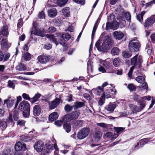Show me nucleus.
I'll list each match as a JSON object with an SVG mask.
<instances>
[{
	"mask_svg": "<svg viewBox=\"0 0 155 155\" xmlns=\"http://www.w3.org/2000/svg\"><path fill=\"white\" fill-rule=\"evenodd\" d=\"M114 43L112 39L108 36H105L102 45H100L98 42H96L95 46L97 49L100 51L107 52L112 47Z\"/></svg>",
	"mask_w": 155,
	"mask_h": 155,
	"instance_id": "nucleus-1",
	"label": "nucleus"
},
{
	"mask_svg": "<svg viewBox=\"0 0 155 155\" xmlns=\"http://www.w3.org/2000/svg\"><path fill=\"white\" fill-rule=\"evenodd\" d=\"M140 47V44L138 41L136 39H132L130 41L128 47L130 51H137Z\"/></svg>",
	"mask_w": 155,
	"mask_h": 155,
	"instance_id": "nucleus-2",
	"label": "nucleus"
},
{
	"mask_svg": "<svg viewBox=\"0 0 155 155\" xmlns=\"http://www.w3.org/2000/svg\"><path fill=\"white\" fill-rule=\"evenodd\" d=\"M89 131L90 130L88 128H83L78 132L77 135V138L79 140L84 139L88 136Z\"/></svg>",
	"mask_w": 155,
	"mask_h": 155,
	"instance_id": "nucleus-3",
	"label": "nucleus"
},
{
	"mask_svg": "<svg viewBox=\"0 0 155 155\" xmlns=\"http://www.w3.org/2000/svg\"><path fill=\"white\" fill-rule=\"evenodd\" d=\"M32 29V31L31 32V35L32 34H34L41 37L45 36L44 32L41 29H39L37 27V24L35 22H33V27Z\"/></svg>",
	"mask_w": 155,
	"mask_h": 155,
	"instance_id": "nucleus-4",
	"label": "nucleus"
},
{
	"mask_svg": "<svg viewBox=\"0 0 155 155\" xmlns=\"http://www.w3.org/2000/svg\"><path fill=\"white\" fill-rule=\"evenodd\" d=\"M30 108V105L28 101H23L21 102L19 104V109L23 111L24 110H27Z\"/></svg>",
	"mask_w": 155,
	"mask_h": 155,
	"instance_id": "nucleus-5",
	"label": "nucleus"
},
{
	"mask_svg": "<svg viewBox=\"0 0 155 155\" xmlns=\"http://www.w3.org/2000/svg\"><path fill=\"white\" fill-rule=\"evenodd\" d=\"M50 58L49 56L41 55L38 56L37 59L41 64H46L49 61Z\"/></svg>",
	"mask_w": 155,
	"mask_h": 155,
	"instance_id": "nucleus-6",
	"label": "nucleus"
},
{
	"mask_svg": "<svg viewBox=\"0 0 155 155\" xmlns=\"http://www.w3.org/2000/svg\"><path fill=\"white\" fill-rule=\"evenodd\" d=\"M10 56V54L8 52H5L4 54L0 50V61L5 62L9 60Z\"/></svg>",
	"mask_w": 155,
	"mask_h": 155,
	"instance_id": "nucleus-7",
	"label": "nucleus"
},
{
	"mask_svg": "<svg viewBox=\"0 0 155 155\" xmlns=\"http://www.w3.org/2000/svg\"><path fill=\"white\" fill-rule=\"evenodd\" d=\"M155 22V19L152 16H151L145 21L144 23V26L147 28L150 27Z\"/></svg>",
	"mask_w": 155,
	"mask_h": 155,
	"instance_id": "nucleus-8",
	"label": "nucleus"
},
{
	"mask_svg": "<svg viewBox=\"0 0 155 155\" xmlns=\"http://www.w3.org/2000/svg\"><path fill=\"white\" fill-rule=\"evenodd\" d=\"M34 147L35 149L38 152H41L45 147L43 143L40 141L36 143Z\"/></svg>",
	"mask_w": 155,
	"mask_h": 155,
	"instance_id": "nucleus-9",
	"label": "nucleus"
},
{
	"mask_svg": "<svg viewBox=\"0 0 155 155\" xmlns=\"http://www.w3.org/2000/svg\"><path fill=\"white\" fill-rule=\"evenodd\" d=\"M83 122V120H78L72 121V124L73 128L76 129L79 128L82 126Z\"/></svg>",
	"mask_w": 155,
	"mask_h": 155,
	"instance_id": "nucleus-10",
	"label": "nucleus"
},
{
	"mask_svg": "<svg viewBox=\"0 0 155 155\" xmlns=\"http://www.w3.org/2000/svg\"><path fill=\"white\" fill-rule=\"evenodd\" d=\"M41 111V109L39 105H36L34 107L33 110V113L35 116H38L40 114Z\"/></svg>",
	"mask_w": 155,
	"mask_h": 155,
	"instance_id": "nucleus-11",
	"label": "nucleus"
},
{
	"mask_svg": "<svg viewBox=\"0 0 155 155\" xmlns=\"http://www.w3.org/2000/svg\"><path fill=\"white\" fill-rule=\"evenodd\" d=\"M60 99L58 98H56L53 101H51L49 103L50 108L51 109H54L59 104Z\"/></svg>",
	"mask_w": 155,
	"mask_h": 155,
	"instance_id": "nucleus-12",
	"label": "nucleus"
},
{
	"mask_svg": "<svg viewBox=\"0 0 155 155\" xmlns=\"http://www.w3.org/2000/svg\"><path fill=\"white\" fill-rule=\"evenodd\" d=\"M15 148L16 151L24 150L26 149V145L22 144L20 142H18L15 144Z\"/></svg>",
	"mask_w": 155,
	"mask_h": 155,
	"instance_id": "nucleus-13",
	"label": "nucleus"
},
{
	"mask_svg": "<svg viewBox=\"0 0 155 155\" xmlns=\"http://www.w3.org/2000/svg\"><path fill=\"white\" fill-rule=\"evenodd\" d=\"M72 114L70 113L66 114L62 117V120L64 122H68L74 120Z\"/></svg>",
	"mask_w": 155,
	"mask_h": 155,
	"instance_id": "nucleus-14",
	"label": "nucleus"
},
{
	"mask_svg": "<svg viewBox=\"0 0 155 155\" xmlns=\"http://www.w3.org/2000/svg\"><path fill=\"white\" fill-rule=\"evenodd\" d=\"M14 100L11 99V97H9L8 99L4 100V104H6L8 107L10 108L13 104Z\"/></svg>",
	"mask_w": 155,
	"mask_h": 155,
	"instance_id": "nucleus-15",
	"label": "nucleus"
},
{
	"mask_svg": "<svg viewBox=\"0 0 155 155\" xmlns=\"http://www.w3.org/2000/svg\"><path fill=\"white\" fill-rule=\"evenodd\" d=\"M113 35L115 39L117 40H120L122 39L124 37V34L123 32L121 31H116L114 32Z\"/></svg>",
	"mask_w": 155,
	"mask_h": 155,
	"instance_id": "nucleus-16",
	"label": "nucleus"
},
{
	"mask_svg": "<svg viewBox=\"0 0 155 155\" xmlns=\"http://www.w3.org/2000/svg\"><path fill=\"white\" fill-rule=\"evenodd\" d=\"M92 91H93L94 94L97 95H100L103 93V89L101 86H98L96 88L93 89Z\"/></svg>",
	"mask_w": 155,
	"mask_h": 155,
	"instance_id": "nucleus-17",
	"label": "nucleus"
},
{
	"mask_svg": "<svg viewBox=\"0 0 155 155\" xmlns=\"http://www.w3.org/2000/svg\"><path fill=\"white\" fill-rule=\"evenodd\" d=\"M46 36L49 38L51 41L54 43L56 45L58 44L57 39L55 38L54 35L52 34H47L46 35Z\"/></svg>",
	"mask_w": 155,
	"mask_h": 155,
	"instance_id": "nucleus-18",
	"label": "nucleus"
},
{
	"mask_svg": "<svg viewBox=\"0 0 155 155\" xmlns=\"http://www.w3.org/2000/svg\"><path fill=\"white\" fill-rule=\"evenodd\" d=\"M48 16L51 18H54L57 15V12L55 8L50 9L48 11Z\"/></svg>",
	"mask_w": 155,
	"mask_h": 155,
	"instance_id": "nucleus-19",
	"label": "nucleus"
},
{
	"mask_svg": "<svg viewBox=\"0 0 155 155\" xmlns=\"http://www.w3.org/2000/svg\"><path fill=\"white\" fill-rule=\"evenodd\" d=\"M58 115L57 113L54 112L51 113L49 116V120L51 121H53L56 120L58 117Z\"/></svg>",
	"mask_w": 155,
	"mask_h": 155,
	"instance_id": "nucleus-20",
	"label": "nucleus"
},
{
	"mask_svg": "<svg viewBox=\"0 0 155 155\" xmlns=\"http://www.w3.org/2000/svg\"><path fill=\"white\" fill-rule=\"evenodd\" d=\"M116 107V104L111 103L107 105L105 108L107 110L111 112H113Z\"/></svg>",
	"mask_w": 155,
	"mask_h": 155,
	"instance_id": "nucleus-21",
	"label": "nucleus"
},
{
	"mask_svg": "<svg viewBox=\"0 0 155 155\" xmlns=\"http://www.w3.org/2000/svg\"><path fill=\"white\" fill-rule=\"evenodd\" d=\"M85 104L83 102L76 101L73 104V107L74 110H76L79 108L83 107Z\"/></svg>",
	"mask_w": 155,
	"mask_h": 155,
	"instance_id": "nucleus-22",
	"label": "nucleus"
},
{
	"mask_svg": "<svg viewBox=\"0 0 155 155\" xmlns=\"http://www.w3.org/2000/svg\"><path fill=\"white\" fill-rule=\"evenodd\" d=\"M54 148L53 144H46V149L44 150V152L48 153L51 152L52 150Z\"/></svg>",
	"mask_w": 155,
	"mask_h": 155,
	"instance_id": "nucleus-23",
	"label": "nucleus"
},
{
	"mask_svg": "<svg viewBox=\"0 0 155 155\" xmlns=\"http://www.w3.org/2000/svg\"><path fill=\"white\" fill-rule=\"evenodd\" d=\"M8 41L7 38H4L1 41L2 49L6 48L8 46Z\"/></svg>",
	"mask_w": 155,
	"mask_h": 155,
	"instance_id": "nucleus-24",
	"label": "nucleus"
},
{
	"mask_svg": "<svg viewBox=\"0 0 155 155\" xmlns=\"http://www.w3.org/2000/svg\"><path fill=\"white\" fill-rule=\"evenodd\" d=\"M8 27L7 26H4L2 27L1 31L2 35L4 36H7L8 34Z\"/></svg>",
	"mask_w": 155,
	"mask_h": 155,
	"instance_id": "nucleus-25",
	"label": "nucleus"
},
{
	"mask_svg": "<svg viewBox=\"0 0 155 155\" xmlns=\"http://www.w3.org/2000/svg\"><path fill=\"white\" fill-rule=\"evenodd\" d=\"M145 13L146 12L143 11L141 12L140 14L137 15V19L141 23L143 22V16Z\"/></svg>",
	"mask_w": 155,
	"mask_h": 155,
	"instance_id": "nucleus-26",
	"label": "nucleus"
},
{
	"mask_svg": "<svg viewBox=\"0 0 155 155\" xmlns=\"http://www.w3.org/2000/svg\"><path fill=\"white\" fill-rule=\"evenodd\" d=\"M110 90H111V91H112L113 90H111L110 89H108L105 91H104V92L103 93V96L107 98L110 97H111V95H110Z\"/></svg>",
	"mask_w": 155,
	"mask_h": 155,
	"instance_id": "nucleus-27",
	"label": "nucleus"
},
{
	"mask_svg": "<svg viewBox=\"0 0 155 155\" xmlns=\"http://www.w3.org/2000/svg\"><path fill=\"white\" fill-rule=\"evenodd\" d=\"M7 125V123L5 121L0 119V127L2 130H4L5 129Z\"/></svg>",
	"mask_w": 155,
	"mask_h": 155,
	"instance_id": "nucleus-28",
	"label": "nucleus"
},
{
	"mask_svg": "<svg viewBox=\"0 0 155 155\" xmlns=\"http://www.w3.org/2000/svg\"><path fill=\"white\" fill-rule=\"evenodd\" d=\"M69 8L68 7L64 8L62 11L63 15L65 17H68L70 15Z\"/></svg>",
	"mask_w": 155,
	"mask_h": 155,
	"instance_id": "nucleus-29",
	"label": "nucleus"
},
{
	"mask_svg": "<svg viewBox=\"0 0 155 155\" xmlns=\"http://www.w3.org/2000/svg\"><path fill=\"white\" fill-rule=\"evenodd\" d=\"M41 96V94H40L38 93H37L33 98H31L30 102L31 103H34L37 101L39 98Z\"/></svg>",
	"mask_w": 155,
	"mask_h": 155,
	"instance_id": "nucleus-30",
	"label": "nucleus"
},
{
	"mask_svg": "<svg viewBox=\"0 0 155 155\" xmlns=\"http://www.w3.org/2000/svg\"><path fill=\"white\" fill-rule=\"evenodd\" d=\"M57 36L58 37H59L60 36L66 39L67 40H69L71 38V35L68 33L63 34L61 33H59L58 34V35H57Z\"/></svg>",
	"mask_w": 155,
	"mask_h": 155,
	"instance_id": "nucleus-31",
	"label": "nucleus"
},
{
	"mask_svg": "<svg viewBox=\"0 0 155 155\" xmlns=\"http://www.w3.org/2000/svg\"><path fill=\"white\" fill-rule=\"evenodd\" d=\"M63 128L67 133L69 132L71 130V126L70 124H64L63 125Z\"/></svg>",
	"mask_w": 155,
	"mask_h": 155,
	"instance_id": "nucleus-32",
	"label": "nucleus"
},
{
	"mask_svg": "<svg viewBox=\"0 0 155 155\" xmlns=\"http://www.w3.org/2000/svg\"><path fill=\"white\" fill-rule=\"evenodd\" d=\"M130 107L131 109L132 112L133 113H136L137 112L140 111L139 107L136 106L131 104Z\"/></svg>",
	"mask_w": 155,
	"mask_h": 155,
	"instance_id": "nucleus-33",
	"label": "nucleus"
},
{
	"mask_svg": "<svg viewBox=\"0 0 155 155\" xmlns=\"http://www.w3.org/2000/svg\"><path fill=\"white\" fill-rule=\"evenodd\" d=\"M16 70L19 71L25 70L26 69V66L21 63L19 64L16 67Z\"/></svg>",
	"mask_w": 155,
	"mask_h": 155,
	"instance_id": "nucleus-34",
	"label": "nucleus"
},
{
	"mask_svg": "<svg viewBox=\"0 0 155 155\" xmlns=\"http://www.w3.org/2000/svg\"><path fill=\"white\" fill-rule=\"evenodd\" d=\"M122 55L123 57L126 58H129L132 55L131 52V51H123L122 52Z\"/></svg>",
	"mask_w": 155,
	"mask_h": 155,
	"instance_id": "nucleus-35",
	"label": "nucleus"
},
{
	"mask_svg": "<svg viewBox=\"0 0 155 155\" xmlns=\"http://www.w3.org/2000/svg\"><path fill=\"white\" fill-rule=\"evenodd\" d=\"M123 14H124V18H126V20L130 21L131 20V15L129 12H123Z\"/></svg>",
	"mask_w": 155,
	"mask_h": 155,
	"instance_id": "nucleus-36",
	"label": "nucleus"
},
{
	"mask_svg": "<svg viewBox=\"0 0 155 155\" xmlns=\"http://www.w3.org/2000/svg\"><path fill=\"white\" fill-rule=\"evenodd\" d=\"M73 107H74L73 105L71 106L69 104H67L65 106L64 109L66 112H69L71 111L73 109Z\"/></svg>",
	"mask_w": 155,
	"mask_h": 155,
	"instance_id": "nucleus-37",
	"label": "nucleus"
},
{
	"mask_svg": "<svg viewBox=\"0 0 155 155\" xmlns=\"http://www.w3.org/2000/svg\"><path fill=\"white\" fill-rule=\"evenodd\" d=\"M140 105L139 108L140 111L143 110L146 106V103L145 101H143L142 99L141 100H140V101L138 102Z\"/></svg>",
	"mask_w": 155,
	"mask_h": 155,
	"instance_id": "nucleus-38",
	"label": "nucleus"
},
{
	"mask_svg": "<svg viewBox=\"0 0 155 155\" xmlns=\"http://www.w3.org/2000/svg\"><path fill=\"white\" fill-rule=\"evenodd\" d=\"M119 52V48L117 47H114L111 50V54L114 55H117Z\"/></svg>",
	"mask_w": 155,
	"mask_h": 155,
	"instance_id": "nucleus-39",
	"label": "nucleus"
},
{
	"mask_svg": "<svg viewBox=\"0 0 155 155\" xmlns=\"http://www.w3.org/2000/svg\"><path fill=\"white\" fill-rule=\"evenodd\" d=\"M137 56L138 54H137L131 59V63L132 64L134 65V67L137 65Z\"/></svg>",
	"mask_w": 155,
	"mask_h": 155,
	"instance_id": "nucleus-40",
	"label": "nucleus"
},
{
	"mask_svg": "<svg viewBox=\"0 0 155 155\" xmlns=\"http://www.w3.org/2000/svg\"><path fill=\"white\" fill-rule=\"evenodd\" d=\"M23 57L24 60L25 61H29L30 60L31 55L29 53L27 52L24 54Z\"/></svg>",
	"mask_w": 155,
	"mask_h": 155,
	"instance_id": "nucleus-41",
	"label": "nucleus"
},
{
	"mask_svg": "<svg viewBox=\"0 0 155 155\" xmlns=\"http://www.w3.org/2000/svg\"><path fill=\"white\" fill-rule=\"evenodd\" d=\"M124 128L121 127H114V129L116 131L117 133L118 134L123 132Z\"/></svg>",
	"mask_w": 155,
	"mask_h": 155,
	"instance_id": "nucleus-42",
	"label": "nucleus"
},
{
	"mask_svg": "<svg viewBox=\"0 0 155 155\" xmlns=\"http://www.w3.org/2000/svg\"><path fill=\"white\" fill-rule=\"evenodd\" d=\"M120 60L119 58H114L113 61V64L115 66H118L120 64Z\"/></svg>",
	"mask_w": 155,
	"mask_h": 155,
	"instance_id": "nucleus-43",
	"label": "nucleus"
},
{
	"mask_svg": "<svg viewBox=\"0 0 155 155\" xmlns=\"http://www.w3.org/2000/svg\"><path fill=\"white\" fill-rule=\"evenodd\" d=\"M136 80L139 83H142L145 81V78L143 76H138L136 78Z\"/></svg>",
	"mask_w": 155,
	"mask_h": 155,
	"instance_id": "nucleus-44",
	"label": "nucleus"
},
{
	"mask_svg": "<svg viewBox=\"0 0 155 155\" xmlns=\"http://www.w3.org/2000/svg\"><path fill=\"white\" fill-rule=\"evenodd\" d=\"M12 152L9 149L5 150L2 153V155H12Z\"/></svg>",
	"mask_w": 155,
	"mask_h": 155,
	"instance_id": "nucleus-45",
	"label": "nucleus"
},
{
	"mask_svg": "<svg viewBox=\"0 0 155 155\" xmlns=\"http://www.w3.org/2000/svg\"><path fill=\"white\" fill-rule=\"evenodd\" d=\"M101 136V132L100 131H98L95 133L94 137L96 139L99 140Z\"/></svg>",
	"mask_w": 155,
	"mask_h": 155,
	"instance_id": "nucleus-46",
	"label": "nucleus"
},
{
	"mask_svg": "<svg viewBox=\"0 0 155 155\" xmlns=\"http://www.w3.org/2000/svg\"><path fill=\"white\" fill-rule=\"evenodd\" d=\"M72 113V114L73 117L74 119H77L80 114L79 111L78 110L73 112Z\"/></svg>",
	"mask_w": 155,
	"mask_h": 155,
	"instance_id": "nucleus-47",
	"label": "nucleus"
},
{
	"mask_svg": "<svg viewBox=\"0 0 155 155\" xmlns=\"http://www.w3.org/2000/svg\"><path fill=\"white\" fill-rule=\"evenodd\" d=\"M66 40L62 37H61V38L59 39L58 42L59 44L64 47L66 45Z\"/></svg>",
	"mask_w": 155,
	"mask_h": 155,
	"instance_id": "nucleus-48",
	"label": "nucleus"
},
{
	"mask_svg": "<svg viewBox=\"0 0 155 155\" xmlns=\"http://www.w3.org/2000/svg\"><path fill=\"white\" fill-rule=\"evenodd\" d=\"M18 111L17 110H15L13 112V118L14 120L17 121L18 118Z\"/></svg>",
	"mask_w": 155,
	"mask_h": 155,
	"instance_id": "nucleus-49",
	"label": "nucleus"
},
{
	"mask_svg": "<svg viewBox=\"0 0 155 155\" xmlns=\"http://www.w3.org/2000/svg\"><path fill=\"white\" fill-rule=\"evenodd\" d=\"M127 88L131 91H134L136 89V87L132 84H129L127 86Z\"/></svg>",
	"mask_w": 155,
	"mask_h": 155,
	"instance_id": "nucleus-50",
	"label": "nucleus"
},
{
	"mask_svg": "<svg viewBox=\"0 0 155 155\" xmlns=\"http://www.w3.org/2000/svg\"><path fill=\"white\" fill-rule=\"evenodd\" d=\"M30 109L27 110H24L23 111V115L24 117H28L29 115L30 114Z\"/></svg>",
	"mask_w": 155,
	"mask_h": 155,
	"instance_id": "nucleus-51",
	"label": "nucleus"
},
{
	"mask_svg": "<svg viewBox=\"0 0 155 155\" xmlns=\"http://www.w3.org/2000/svg\"><path fill=\"white\" fill-rule=\"evenodd\" d=\"M68 0H58L57 3L60 6H62L65 5Z\"/></svg>",
	"mask_w": 155,
	"mask_h": 155,
	"instance_id": "nucleus-52",
	"label": "nucleus"
},
{
	"mask_svg": "<svg viewBox=\"0 0 155 155\" xmlns=\"http://www.w3.org/2000/svg\"><path fill=\"white\" fill-rule=\"evenodd\" d=\"M97 125L101 127H103L105 129H108V127H109V125L106 124L104 123H98L97 124Z\"/></svg>",
	"mask_w": 155,
	"mask_h": 155,
	"instance_id": "nucleus-53",
	"label": "nucleus"
},
{
	"mask_svg": "<svg viewBox=\"0 0 155 155\" xmlns=\"http://www.w3.org/2000/svg\"><path fill=\"white\" fill-rule=\"evenodd\" d=\"M148 141V139L147 138H144L141 140L140 142H138L137 143L138 145L140 143V144L142 145H143L146 143H147V142Z\"/></svg>",
	"mask_w": 155,
	"mask_h": 155,
	"instance_id": "nucleus-54",
	"label": "nucleus"
},
{
	"mask_svg": "<svg viewBox=\"0 0 155 155\" xmlns=\"http://www.w3.org/2000/svg\"><path fill=\"white\" fill-rule=\"evenodd\" d=\"M15 82L14 81H11L9 80L8 82V85L10 87H11L14 89L15 87Z\"/></svg>",
	"mask_w": 155,
	"mask_h": 155,
	"instance_id": "nucleus-55",
	"label": "nucleus"
},
{
	"mask_svg": "<svg viewBox=\"0 0 155 155\" xmlns=\"http://www.w3.org/2000/svg\"><path fill=\"white\" fill-rule=\"evenodd\" d=\"M22 96L24 99L29 101H30L31 98L29 95L27 94L23 93L22 94Z\"/></svg>",
	"mask_w": 155,
	"mask_h": 155,
	"instance_id": "nucleus-56",
	"label": "nucleus"
},
{
	"mask_svg": "<svg viewBox=\"0 0 155 155\" xmlns=\"http://www.w3.org/2000/svg\"><path fill=\"white\" fill-rule=\"evenodd\" d=\"M117 18L118 20H121L124 19V14H123V12L121 13L117 17Z\"/></svg>",
	"mask_w": 155,
	"mask_h": 155,
	"instance_id": "nucleus-57",
	"label": "nucleus"
},
{
	"mask_svg": "<svg viewBox=\"0 0 155 155\" xmlns=\"http://www.w3.org/2000/svg\"><path fill=\"white\" fill-rule=\"evenodd\" d=\"M63 122H64L62 120H58L55 121L54 124L57 126L60 127L61 126Z\"/></svg>",
	"mask_w": 155,
	"mask_h": 155,
	"instance_id": "nucleus-58",
	"label": "nucleus"
},
{
	"mask_svg": "<svg viewBox=\"0 0 155 155\" xmlns=\"http://www.w3.org/2000/svg\"><path fill=\"white\" fill-rule=\"evenodd\" d=\"M38 17L41 19L45 18V13L43 11L39 12L38 15Z\"/></svg>",
	"mask_w": 155,
	"mask_h": 155,
	"instance_id": "nucleus-59",
	"label": "nucleus"
},
{
	"mask_svg": "<svg viewBox=\"0 0 155 155\" xmlns=\"http://www.w3.org/2000/svg\"><path fill=\"white\" fill-rule=\"evenodd\" d=\"M133 99L136 100L137 102L140 101V100H141L142 99L141 97H139L138 95L136 94H135L133 95Z\"/></svg>",
	"mask_w": 155,
	"mask_h": 155,
	"instance_id": "nucleus-60",
	"label": "nucleus"
},
{
	"mask_svg": "<svg viewBox=\"0 0 155 155\" xmlns=\"http://www.w3.org/2000/svg\"><path fill=\"white\" fill-rule=\"evenodd\" d=\"M115 18V16L114 14H112L110 15L109 17H108V20L109 21H113Z\"/></svg>",
	"mask_w": 155,
	"mask_h": 155,
	"instance_id": "nucleus-61",
	"label": "nucleus"
},
{
	"mask_svg": "<svg viewBox=\"0 0 155 155\" xmlns=\"http://www.w3.org/2000/svg\"><path fill=\"white\" fill-rule=\"evenodd\" d=\"M56 31V28L52 26L50 27L48 29V31L49 32L53 33Z\"/></svg>",
	"mask_w": 155,
	"mask_h": 155,
	"instance_id": "nucleus-62",
	"label": "nucleus"
},
{
	"mask_svg": "<svg viewBox=\"0 0 155 155\" xmlns=\"http://www.w3.org/2000/svg\"><path fill=\"white\" fill-rule=\"evenodd\" d=\"M105 136L106 137L111 138V140L112 137L113 136V133L111 132H108L105 134Z\"/></svg>",
	"mask_w": 155,
	"mask_h": 155,
	"instance_id": "nucleus-63",
	"label": "nucleus"
},
{
	"mask_svg": "<svg viewBox=\"0 0 155 155\" xmlns=\"http://www.w3.org/2000/svg\"><path fill=\"white\" fill-rule=\"evenodd\" d=\"M23 20L21 18L18 21L17 27L18 28H21L22 27L23 25Z\"/></svg>",
	"mask_w": 155,
	"mask_h": 155,
	"instance_id": "nucleus-64",
	"label": "nucleus"
}]
</instances>
